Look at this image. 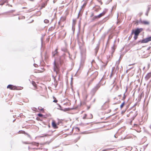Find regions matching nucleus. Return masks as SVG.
Masks as SVG:
<instances>
[{
  "label": "nucleus",
  "mask_w": 151,
  "mask_h": 151,
  "mask_svg": "<svg viewBox=\"0 0 151 151\" xmlns=\"http://www.w3.org/2000/svg\"><path fill=\"white\" fill-rule=\"evenodd\" d=\"M31 83L33 85V86H34V89H37V85L36 83L34 81H32L31 82Z\"/></svg>",
  "instance_id": "nucleus-10"
},
{
  "label": "nucleus",
  "mask_w": 151,
  "mask_h": 151,
  "mask_svg": "<svg viewBox=\"0 0 151 151\" xmlns=\"http://www.w3.org/2000/svg\"><path fill=\"white\" fill-rule=\"evenodd\" d=\"M89 84L88 85V87L89 86Z\"/></svg>",
  "instance_id": "nucleus-41"
},
{
  "label": "nucleus",
  "mask_w": 151,
  "mask_h": 151,
  "mask_svg": "<svg viewBox=\"0 0 151 151\" xmlns=\"http://www.w3.org/2000/svg\"><path fill=\"white\" fill-rule=\"evenodd\" d=\"M151 77V72L148 73L145 77V79L146 80H148Z\"/></svg>",
  "instance_id": "nucleus-8"
},
{
  "label": "nucleus",
  "mask_w": 151,
  "mask_h": 151,
  "mask_svg": "<svg viewBox=\"0 0 151 151\" xmlns=\"http://www.w3.org/2000/svg\"><path fill=\"white\" fill-rule=\"evenodd\" d=\"M135 64V63H133L132 64L129 65V66H131V65H134Z\"/></svg>",
  "instance_id": "nucleus-32"
},
{
  "label": "nucleus",
  "mask_w": 151,
  "mask_h": 151,
  "mask_svg": "<svg viewBox=\"0 0 151 151\" xmlns=\"http://www.w3.org/2000/svg\"><path fill=\"white\" fill-rule=\"evenodd\" d=\"M23 143L24 144H29V143H27V142H24Z\"/></svg>",
  "instance_id": "nucleus-34"
},
{
  "label": "nucleus",
  "mask_w": 151,
  "mask_h": 151,
  "mask_svg": "<svg viewBox=\"0 0 151 151\" xmlns=\"http://www.w3.org/2000/svg\"><path fill=\"white\" fill-rule=\"evenodd\" d=\"M53 99H54L53 102L55 103H57L58 102V100L56 99V98L54 96L53 97Z\"/></svg>",
  "instance_id": "nucleus-21"
},
{
  "label": "nucleus",
  "mask_w": 151,
  "mask_h": 151,
  "mask_svg": "<svg viewBox=\"0 0 151 151\" xmlns=\"http://www.w3.org/2000/svg\"><path fill=\"white\" fill-rule=\"evenodd\" d=\"M54 71L55 72L56 74H58L60 72L59 67L58 66V65L56 64L55 61L54 62Z\"/></svg>",
  "instance_id": "nucleus-2"
},
{
  "label": "nucleus",
  "mask_w": 151,
  "mask_h": 151,
  "mask_svg": "<svg viewBox=\"0 0 151 151\" xmlns=\"http://www.w3.org/2000/svg\"><path fill=\"white\" fill-rule=\"evenodd\" d=\"M116 45H114L111 47V51L112 53H113L114 52L115 49L116 48Z\"/></svg>",
  "instance_id": "nucleus-12"
},
{
  "label": "nucleus",
  "mask_w": 151,
  "mask_h": 151,
  "mask_svg": "<svg viewBox=\"0 0 151 151\" xmlns=\"http://www.w3.org/2000/svg\"><path fill=\"white\" fill-rule=\"evenodd\" d=\"M101 5L102 4V2L101 0H97Z\"/></svg>",
  "instance_id": "nucleus-27"
},
{
  "label": "nucleus",
  "mask_w": 151,
  "mask_h": 151,
  "mask_svg": "<svg viewBox=\"0 0 151 151\" xmlns=\"http://www.w3.org/2000/svg\"><path fill=\"white\" fill-rule=\"evenodd\" d=\"M66 33L64 30L61 31L60 33V36L62 38H64L66 35Z\"/></svg>",
  "instance_id": "nucleus-3"
},
{
  "label": "nucleus",
  "mask_w": 151,
  "mask_h": 151,
  "mask_svg": "<svg viewBox=\"0 0 151 151\" xmlns=\"http://www.w3.org/2000/svg\"><path fill=\"white\" fill-rule=\"evenodd\" d=\"M42 7H45V6H42Z\"/></svg>",
  "instance_id": "nucleus-39"
},
{
  "label": "nucleus",
  "mask_w": 151,
  "mask_h": 151,
  "mask_svg": "<svg viewBox=\"0 0 151 151\" xmlns=\"http://www.w3.org/2000/svg\"><path fill=\"white\" fill-rule=\"evenodd\" d=\"M76 22V20H74V19L73 20V24L75 25V24Z\"/></svg>",
  "instance_id": "nucleus-30"
},
{
  "label": "nucleus",
  "mask_w": 151,
  "mask_h": 151,
  "mask_svg": "<svg viewBox=\"0 0 151 151\" xmlns=\"http://www.w3.org/2000/svg\"><path fill=\"white\" fill-rule=\"evenodd\" d=\"M58 53V49H56L54 51L52 52V55L53 56H55Z\"/></svg>",
  "instance_id": "nucleus-13"
},
{
  "label": "nucleus",
  "mask_w": 151,
  "mask_h": 151,
  "mask_svg": "<svg viewBox=\"0 0 151 151\" xmlns=\"http://www.w3.org/2000/svg\"><path fill=\"white\" fill-rule=\"evenodd\" d=\"M148 54H147V55H145V57H147L148 56Z\"/></svg>",
  "instance_id": "nucleus-36"
},
{
  "label": "nucleus",
  "mask_w": 151,
  "mask_h": 151,
  "mask_svg": "<svg viewBox=\"0 0 151 151\" xmlns=\"http://www.w3.org/2000/svg\"><path fill=\"white\" fill-rule=\"evenodd\" d=\"M93 16H94V14L93 13H92L91 14V17H92Z\"/></svg>",
  "instance_id": "nucleus-35"
},
{
  "label": "nucleus",
  "mask_w": 151,
  "mask_h": 151,
  "mask_svg": "<svg viewBox=\"0 0 151 151\" xmlns=\"http://www.w3.org/2000/svg\"><path fill=\"white\" fill-rule=\"evenodd\" d=\"M112 149L111 148H108L106 149H105L103 150L102 151H107L109 150H112Z\"/></svg>",
  "instance_id": "nucleus-23"
},
{
  "label": "nucleus",
  "mask_w": 151,
  "mask_h": 151,
  "mask_svg": "<svg viewBox=\"0 0 151 151\" xmlns=\"http://www.w3.org/2000/svg\"><path fill=\"white\" fill-rule=\"evenodd\" d=\"M37 115L39 116L40 117H42L43 116V115L41 114H38Z\"/></svg>",
  "instance_id": "nucleus-29"
},
{
  "label": "nucleus",
  "mask_w": 151,
  "mask_h": 151,
  "mask_svg": "<svg viewBox=\"0 0 151 151\" xmlns=\"http://www.w3.org/2000/svg\"><path fill=\"white\" fill-rule=\"evenodd\" d=\"M89 116L87 117V119H91L93 118V115L91 114H90Z\"/></svg>",
  "instance_id": "nucleus-19"
},
{
  "label": "nucleus",
  "mask_w": 151,
  "mask_h": 151,
  "mask_svg": "<svg viewBox=\"0 0 151 151\" xmlns=\"http://www.w3.org/2000/svg\"><path fill=\"white\" fill-rule=\"evenodd\" d=\"M38 70L40 72H42L44 71L45 69L44 68H42L41 70Z\"/></svg>",
  "instance_id": "nucleus-25"
},
{
  "label": "nucleus",
  "mask_w": 151,
  "mask_h": 151,
  "mask_svg": "<svg viewBox=\"0 0 151 151\" xmlns=\"http://www.w3.org/2000/svg\"><path fill=\"white\" fill-rule=\"evenodd\" d=\"M52 29L53 27H51L49 29V31H52Z\"/></svg>",
  "instance_id": "nucleus-31"
},
{
  "label": "nucleus",
  "mask_w": 151,
  "mask_h": 151,
  "mask_svg": "<svg viewBox=\"0 0 151 151\" xmlns=\"http://www.w3.org/2000/svg\"><path fill=\"white\" fill-rule=\"evenodd\" d=\"M125 98H126V96H125V94H124V96H123V97L122 98V100H124L125 99Z\"/></svg>",
  "instance_id": "nucleus-28"
},
{
  "label": "nucleus",
  "mask_w": 151,
  "mask_h": 151,
  "mask_svg": "<svg viewBox=\"0 0 151 151\" xmlns=\"http://www.w3.org/2000/svg\"><path fill=\"white\" fill-rule=\"evenodd\" d=\"M142 23L145 24H149V22L146 21H143L142 22Z\"/></svg>",
  "instance_id": "nucleus-17"
},
{
  "label": "nucleus",
  "mask_w": 151,
  "mask_h": 151,
  "mask_svg": "<svg viewBox=\"0 0 151 151\" xmlns=\"http://www.w3.org/2000/svg\"><path fill=\"white\" fill-rule=\"evenodd\" d=\"M38 109L41 111H42V112H44V109L43 108H42L41 107H39L38 108Z\"/></svg>",
  "instance_id": "nucleus-22"
},
{
  "label": "nucleus",
  "mask_w": 151,
  "mask_h": 151,
  "mask_svg": "<svg viewBox=\"0 0 151 151\" xmlns=\"http://www.w3.org/2000/svg\"><path fill=\"white\" fill-rule=\"evenodd\" d=\"M78 130H79V128H78Z\"/></svg>",
  "instance_id": "nucleus-43"
},
{
  "label": "nucleus",
  "mask_w": 151,
  "mask_h": 151,
  "mask_svg": "<svg viewBox=\"0 0 151 151\" xmlns=\"http://www.w3.org/2000/svg\"><path fill=\"white\" fill-rule=\"evenodd\" d=\"M23 8V9H25V8H24H24Z\"/></svg>",
  "instance_id": "nucleus-42"
},
{
  "label": "nucleus",
  "mask_w": 151,
  "mask_h": 151,
  "mask_svg": "<svg viewBox=\"0 0 151 151\" xmlns=\"http://www.w3.org/2000/svg\"><path fill=\"white\" fill-rule=\"evenodd\" d=\"M143 30V29L142 28H137L135 31L134 30H132L131 35H132L133 34H134V40H137L138 38V36L139 35Z\"/></svg>",
  "instance_id": "nucleus-1"
},
{
  "label": "nucleus",
  "mask_w": 151,
  "mask_h": 151,
  "mask_svg": "<svg viewBox=\"0 0 151 151\" xmlns=\"http://www.w3.org/2000/svg\"><path fill=\"white\" fill-rule=\"evenodd\" d=\"M99 19L98 16H95L93 17L92 19V21H95L96 19Z\"/></svg>",
  "instance_id": "nucleus-15"
},
{
  "label": "nucleus",
  "mask_w": 151,
  "mask_h": 151,
  "mask_svg": "<svg viewBox=\"0 0 151 151\" xmlns=\"http://www.w3.org/2000/svg\"><path fill=\"white\" fill-rule=\"evenodd\" d=\"M7 88H9L12 90H17V87L13 85H9L7 86Z\"/></svg>",
  "instance_id": "nucleus-6"
},
{
  "label": "nucleus",
  "mask_w": 151,
  "mask_h": 151,
  "mask_svg": "<svg viewBox=\"0 0 151 151\" xmlns=\"http://www.w3.org/2000/svg\"><path fill=\"white\" fill-rule=\"evenodd\" d=\"M30 145L35 147H38L39 145V143L36 142H32L31 144Z\"/></svg>",
  "instance_id": "nucleus-11"
},
{
  "label": "nucleus",
  "mask_w": 151,
  "mask_h": 151,
  "mask_svg": "<svg viewBox=\"0 0 151 151\" xmlns=\"http://www.w3.org/2000/svg\"><path fill=\"white\" fill-rule=\"evenodd\" d=\"M44 22L45 23H49V21L48 20H47V19H45V20H44Z\"/></svg>",
  "instance_id": "nucleus-26"
},
{
  "label": "nucleus",
  "mask_w": 151,
  "mask_h": 151,
  "mask_svg": "<svg viewBox=\"0 0 151 151\" xmlns=\"http://www.w3.org/2000/svg\"><path fill=\"white\" fill-rule=\"evenodd\" d=\"M19 133H23V134H26L29 137H30V135L29 134H28L26 133L24 131H19Z\"/></svg>",
  "instance_id": "nucleus-14"
},
{
  "label": "nucleus",
  "mask_w": 151,
  "mask_h": 151,
  "mask_svg": "<svg viewBox=\"0 0 151 151\" xmlns=\"http://www.w3.org/2000/svg\"><path fill=\"white\" fill-rule=\"evenodd\" d=\"M52 127L54 129H57L58 127L57 126L56 122L54 120H52Z\"/></svg>",
  "instance_id": "nucleus-7"
},
{
  "label": "nucleus",
  "mask_w": 151,
  "mask_h": 151,
  "mask_svg": "<svg viewBox=\"0 0 151 151\" xmlns=\"http://www.w3.org/2000/svg\"><path fill=\"white\" fill-rule=\"evenodd\" d=\"M106 12L105 11H104L102 13H101L99 15H97L99 18H100L104 16L106 13Z\"/></svg>",
  "instance_id": "nucleus-9"
},
{
  "label": "nucleus",
  "mask_w": 151,
  "mask_h": 151,
  "mask_svg": "<svg viewBox=\"0 0 151 151\" xmlns=\"http://www.w3.org/2000/svg\"><path fill=\"white\" fill-rule=\"evenodd\" d=\"M101 9V8H100V7L98 8H95L94 11L96 12H98L99 10Z\"/></svg>",
  "instance_id": "nucleus-20"
},
{
  "label": "nucleus",
  "mask_w": 151,
  "mask_h": 151,
  "mask_svg": "<svg viewBox=\"0 0 151 151\" xmlns=\"http://www.w3.org/2000/svg\"><path fill=\"white\" fill-rule=\"evenodd\" d=\"M29 151H35V150H37L38 149L36 148L35 146H33V145H30L29 146Z\"/></svg>",
  "instance_id": "nucleus-5"
},
{
  "label": "nucleus",
  "mask_w": 151,
  "mask_h": 151,
  "mask_svg": "<svg viewBox=\"0 0 151 151\" xmlns=\"http://www.w3.org/2000/svg\"><path fill=\"white\" fill-rule=\"evenodd\" d=\"M113 71H112V73H111V75H112V74L113 73ZM111 76H112V75H111Z\"/></svg>",
  "instance_id": "nucleus-38"
},
{
  "label": "nucleus",
  "mask_w": 151,
  "mask_h": 151,
  "mask_svg": "<svg viewBox=\"0 0 151 151\" xmlns=\"http://www.w3.org/2000/svg\"><path fill=\"white\" fill-rule=\"evenodd\" d=\"M150 41H151V36L142 40L141 42L142 43H146Z\"/></svg>",
  "instance_id": "nucleus-4"
},
{
  "label": "nucleus",
  "mask_w": 151,
  "mask_h": 151,
  "mask_svg": "<svg viewBox=\"0 0 151 151\" xmlns=\"http://www.w3.org/2000/svg\"><path fill=\"white\" fill-rule=\"evenodd\" d=\"M86 116H87V114H84V115L83 116V119H87V117H86Z\"/></svg>",
  "instance_id": "nucleus-24"
},
{
  "label": "nucleus",
  "mask_w": 151,
  "mask_h": 151,
  "mask_svg": "<svg viewBox=\"0 0 151 151\" xmlns=\"http://www.w3.org/2000/svg\"><path fill=\"white\" fill-rule=\"evenodd\" d=\"M125 103L124 102H123L122 104L120 106L121 109H122L123 108V107H124V106L125 105Z\"/></svg>",
  "instance_id": "nucleus-18"
},
{
  "label": "nucleus",
  "mask_w": 151,
  "mask_h": 151,
  "mask_svg": "<svg viewBox=\"0 0 151 151\" xmlns=\"http://www.w3.org/2000/svg\"><path fill=\"white\" fill-rule=\"evenodd\" d=\"M89 107H88V109H89Z\"/></svg>",
  "instance_id": "nucleus-40"
},
{
  "label": "nucleus",
  "mask_w": 151,
  "mask_h": 151,
  "mask_svg": "<svg viewBox=\"0 0 151 151\" xmlns=\"http://www.w3.org/2000/svg\"><path fill=\"white\" fill-rule=\"evenodd\" d=\"M87 97H88V95H86V99L87 98Z\"/></svg>",
  "instance_id": "nucleus-37"
},
{
  "label": "nucleus",
  "mask_w": 151,
  "mask_h": 151,
  "mask_svg": "<svg viewBox=\"0 0 151 151\" xmlns=\"http://www.w3.org/2000/svg\"><path fill=\"white\" fill-rule=\"evenodd\" d=\"M86 3H84V4H83V6H86Z\"/></svg>",
  "instance_id": "nucleus-33"
},
{
  "label": "nucleus",
  "mask_w": 151,
  "mask_h": 151,
  "mask_svg": "<svg viewBox=\"0 0 151 151\" xmlns=\"http://www.w3.org/2000/svg\"><path fill=\"white\" fill-rule=\"evenodd\" d=\"M66 19V17H62L61 18V21L62 22H64L65 21Z\"/></svg>",
  "instance_id": "nucleus-16"
},
{
  "label": "nucleus",
  "mask_w": 151,
  "mask_h": 151,
  "mask_svg": "<svg viewBox=\"0 0 151 151\" xmlns=\"http://www.w3.org/2000/svg\"><path fill=\"white\" fill-rule=\"evenodd\" d=\"M150 129H151V127H150Z\"/></svg>",
  "instance_id": "nucleus-44"
}]
</instances>
